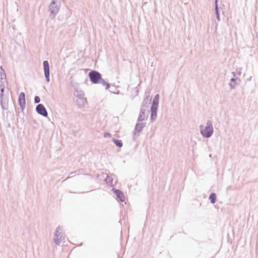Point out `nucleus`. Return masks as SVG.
Instances as JSON below:
<instances>
[{"label":"nucleus","instance_id":"obj_21","mask_svg":"<svg viewBox=\"0 0 258 258\" xmlns=\"http://www.w3.org/2000/svg\"><path fill=\"white\" fill-rule=\"evenodd\" d=\"M4 76V77L6 78V75L5 74V70L3 69L2 66L0 67V77Z\"/></svg>","mask_w":258,"mask_h":258},{"label":"nucleus","instance_id":"obj_6","mask_svg":"<svg viewBox=\"0 0 258 258\" xmlns=\"http://www.w3.org/2000/svg\"><path fill=\"white\" fill-rule=\"evenodd\" d=\"M145 123L138 122L136 123L134 132H133V140L136 141L138 137L139 136V134L142 131L144 127L145 126Z\"/></svg>","mask_w":258,"mask_h":258},{"label":"nucleus","instance_id":"obj_5","mask_svg":"<svg viewBox=\"0 0 258 258\" xmlns=\"http://www.w3.org/2000/svg\"><path fill=\"white\" fill-rule=\"evenodd\" d=\"M63 239L62 229L60 226H58L54 233V242L56 244L59 245Z\"/></svg>","mask_w":258,"mask_h":258},{"label":"nucleus","instance_id":"obj_9","mask_svg":"<svg viewBox=\"0 0 258 258\" xmlns=\"http://www.w3.org/2000/svg\"><path fill=\"white\" fill-rule=\"evenodd\" d=\"M18 103L21 110L23 111L26 107V98L25 94L23 92H21L19 94L18 97Z\"/></svg>","mask_w":258,"mask_h":258},{"label":"nucleus","instance_id":"obj_11","mask_svg":"<svg viewBox=\"0 0 258 258\" xmlns=\"http://www.w3.org/2000/svg\"><path fill=\"white\" fill-rule=\"evenodd\" d=\"M146 110L145 109L141 108L139 113V115L138 118V122H142L146 120L148 117V115L145 114V111Z\"/></svg>","mask_w":258,"mask_h":258},{"label":"nucleus","instance_id":"obj_8","mask_svg":"<svg viewBox=\"0 0 258 258\" xmlns=\"http://www.w3.org/2000/svg\"><path fill=\"white\" fill-rule=\"evenodd\" d=\"M36 112L39 114L42 115L43 117H47L48 112L47 111L42 104H38L36 107Z\"/></svg>","mask_w":258,"mask_h":258},{"label":"nucleus","instance_id":"obj_7","mask_svg":"<svg viewBox=\"0 0 258 258\" xmlns=\"http://www.w3.org/2000/svg\"><path fill=\"white\" fill-rule=\"evenodd\" d=\"M43 67L44 74L46 81L48 83L50 81V67L49 64L47 60H44L43 62Z\"/></svg>","mask_w":258,"mask_h":258},{"label":"nucleus","instance_id":"obj_2","mask_svg":"<svg viewBox=\"0 0 258 258\" xmlns=\"http://www.w3.org/2000/svg\"><path fill=\"white\" fill-rule=\"evenodd\" d=\"M61 6L60 0H52L48 7L49 17L53 19L58 13Z\"/></svg>","mask_w":258,"mask_h":258},{"label":"nucleus","instance_id":"obj_30","mask_svg":"<svg viewBox=\"0 0 258 258\" xmlns=\"http://www.w3.org/2000/svg\"><path fill=\"white\" fill-rule=\"evenodd\" d=\"M232 75H233V76L234 77H235V75H236V73H235V72H232Z\"/></svg>","mask_w":258,"mask_h":258},{"label":"nucleus","instance_id":"obj_26","mask_svg":"<svg viewBox=\"0 0 258 258\" xmlns=\"http://www.w3.org/2000/svg\"><path fill=\"white\" fill-rule=\"evenodd\" d=\"M110 92H111L112 93L116 94H119V92H120L119 90H118V91H117V92H114V89H112V90H110Z\"/></svg>","mask_w":258,"mask_h":258},{"label":"nucleus","instance_id":"obj_13","mask_svg":"<svg viewBox=\"0 0 258 258\" xmlns=\"http://www.w3.org/2000/svg\"><path fill=\"white\" fill-rule=\"evenodd\" d=\"M151 101V98H150L149 96H146L142 102L141 108L146 110L148 107V105L150 103Z\"/></svg>","mask_w":258,"mask_h":258},{"label":"nucleus","instance_id":"obj_1","mask_svg":"<svg viewBox=\"0 0 258 258\" xmlns=\"http://www.w3.org/2000/svg\"><path fill=\"white\" fill-rule=\"evenodd\" d=\"M90 81L95 84H100L103 86L105 87L106 89H108L110 87V84L106 82L102 78L101 74L97 71L92 70L88 74Z\"/></svg>","mask_w":258,"mask_h":258},{"label":"nucleus","instance_id":"obj_22","mask_svg":"<svg viewBox=\"0 0 258 258\" xmlns=\"http://www.w3.org/2000/svg\"><path fill=\"white\" fill-rule=\"evenodd\" d=\"M34 103L35 104L39 103L40 102V97L39 96H35L34 97Z\"/></svg>","mask_w":258,"mask_h":258},{"label":"nucleus","instance_id":"obj_24","mask_svg":"<svg viewBox=\"0 0 258 258\" xmlns=\"http://www.w3.org/2000/svg\"><path fill=\"white\" fill-rule=\"evenodd\" d=\"M111 136V134L108 132H105L103 135L104 138H107L108 137H110Z\"/></svg>","mask_w":258,"mask_h":258},{"label":"nucleus","instance_id":"obj_14","mask_svg":"<svg viewBox=\"0 0 258 258\" xmlns=\"http://www.w3.org/2000/svg\"><path fill=\"white\" fill-rule=\"evenodd\" d=\"M77 103L79 107L82 108L85 106V103H87V99L84 97L78 98Z\"/></svg>","mask_w":258,"mask_h":258},{"label":"nucleus","instance_id":"obj_12","mask_svg":"<svg viewBox=\"0 0 258 258\" xmlns=\"http://www.w3.org/2000/svg\"><path fill=\"white\" fill-rule=\"evenodd\" d=\"M9 100L7 98L2 97L0 98V103L3 110H7L8 109Z\"/></svg>","mask_w":258,"mask_h":258},{"label":"nucleus","instance_id":"obj_18","mask_svg":"<svg viewBox=\"0 0 258 258\" xmlns=\"http://www.w3.org/2000/svg\"><path fill=\"white\" fill-rule=\"evenodd\" d=\"M104 180L106 183L112 185L113 178L107 175Z\"/></svg>","mask_w":258,"mask_h":258},{"label":"nucleus","instance_id":"obj_3","mask_svg":"<svg viewBox=\"0 0 258 258\" xmlns=\"http://www.w3.org/2000/svg\"><path fill=\"white\" fill-rule=\"evenodd\" d=\"M200 128L201 134L205 138H210L214 133L212 122L210 120L207 121L205 127L203 125H201Z\"/></svg>","mask_w":258,"mask_h":258},{"label":"nucleus","instance_id":"obj_29","mask_svg":"<svg viewBox=\"0 0 258 258\" xmlns=\"http://www.w3.org/2000/svg\"><path fill=\"white\" fill-rule=\"evenodd\" d=\"M218 0H215V5H218Z\"/></svg>","mask_w":258,"mask_h":258},{"label":"nucleus","instance_id":"obj_23","mask_svg":"<svg viewBox=\"0 0 258 258\" xmlns=\"http://www.w3.org/2000/svg\"><path fill=\"white\" fill-rule=\"evenodd\" d=\"M215 10L216 16H217V15H220L218 9V5H215Z\"/></svg>","mask_w":258,"mask_h":258},{"label":"nucleus","instance_id":"obj_28","mask_svg":"<svg viewBox=\"0 0 258 258\" xmlns=\"http://www.w3.org/2000/svg\"><path fill=\"white\" fill-rule=\"evenodd\" d=\"M0 80H6V78L4 77V76L0 77Z\"/></svg>","mask_w":258,"mask_h":258},{"label":"nucleus","instance_id":"obj_4","mask_svg":"<svg viewBox=\"0 0 258 258\" xmlns=\"http://www.w3.org/2000/svg\"><path fill=\"white\" fill-rule=\"evenodd\" d=\"M159 95L156 94L153 98L152 105L151 107V117L150 119L154 121L157 117L158 107L159 105Z\"/></svg>","mask_w":258,"mask_h":258},{"label":"nucleus","instance_id":"obj_19","mask_svg":"<svg viewBox=\"0 0 258 258\" xmlns=\"http://www.w3.org/2000/svg\"><path fill=\"white\" fill-rule=\"evenodd\" d=\"M76 91L77 93V97L80 98L83 97L84 96V93L83 91L81 90H78V89H76Z\"/></svg>","mask_w":258,"mask_h":258},{"label":"nucleus","instance_id":"obj_15","mask_svg":"<svg viewBox=\"0 0 258 258\" xmlns=\"http://www.w3.org/2000/svg\"><path fill=\"white\" fill-rule=\"evenodd\" d=\"M238 80L236 78H232L230 79V83H229L230 88L231 89L235 88L237 85L236 81Z\"/></svg>","mask_w":258,"mask_h":258},{"label":"nucleus","instance_id":"obj_10","mask_svg":"<svg viewBox=\"0 0 258 258\" xmlns=\"http://www.w3.org/2000/svg\"><path fill=\"white\" fill-rule=\"evenodd\" d=\"M113 194L115 195L116 199L119 200L121 202H123L125 201V198L123 193L118 189L112 188Z\"/></svg>","mask_w":258,"mask_h":258},{"label":"nucleus","instance_id":"obj_31","mask_svg":"<svg viewBox=\"0 0 258 258\" xmlns=\"http://www.w3.org/2000/svg\"><path fill=\"white\" fill-rule=\"evenodd\" d=\"M251 77H250V78H249V79H248V81H250V80H251Z\"/></svg>","mask_w":258,"mask_h":258},{"label":"nucleus","instance_id":"obj_16","mask_svg":"<svg viewBox=\"0 0 258 258\" xmlns=\"http://www.w3.org/2000/svg\"><path fill=\"white\" fill-rule=\"evenodd\" d=\"M209 200H210L211 203L215 204L217 200L216 194L215 192H212L210 194L209 197Z\"/></svg>","mask_w":258,"mask_h":258},{"label":"nucleus","instance_id":"obj_25","mask_svg":"<svg viewBox=\"0 0 258 258\" xmlns=\"http://www.w3.org/2000/svg\"><path fill=\"white\" fill-rule=\"evenodd\" d=\"M6 81V80H0V86H5V83Z\"/></svg>","mask_w":258,"mask_h":258},{"label":"nucleus","instance_id":"obj_17","mask_svg":"<svg viewBox=\"0 0 258 258\" xmlns=\"http://www.w3.org/2000/svg\"><path fill=\"white\" fill-rule=\"evenodd\" d=\"M112 141L117 147L119 148H121L123 146L122 142L120 140H117L114 138H112Z\"/></svg>","mask_w":258,"mask_h":258},{"label":"nucleus","instance_id":"obj_20","mask_svg":"<svg viewBox=\"0 0 258 258\" xmlns=\"http://www.w3.org/2000/svg\"><path fill=\"white\" fill-rule=\"evenodd\" d=\"M5 91V86H0V98L4 97V93Z\"/></svg>","mask_w":258,"mask_h":258},{"label":"nucleus","instance_id":"obj_27","mask_svg":"<svg viewBox=\"0 0 258 258\" xmlns=\"http://www.w3.org/2000/svg\"><path fill=\"white\" fill-rule=\"evenodd\" d=\"M216 18L218 21H220V15H217V16H216Z\"/></svg>","mask_w":258,"mask_h":258}]
</instances>
